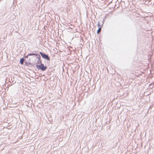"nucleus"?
Segmentation results:
<instances>
[{
    "mask_svg": "<svg viewBox=\"0 0 154 154\" xmlns=\"http://www.w3.org/2000/svg\"><path fill=\"white\" fill-rule=\"evenodd\" d=\"M40 54H41V56L43 58L46 59L48 60H50V58L48 55H47L41 52H40Z\"/></svg>",
    "mask_w": 154,
    "mask_h": 154,
    "instance_id": "nucleus-2",
    "label": "nucleus"
},
{
    "mask_svg": "<svg viewBox=\"0 0 154 154\" xmlns=\"http://www.w3.org/2000/svg\"><path fill=\"white\" fill-rule=\"evenodd\" d=\"M104 19H103V22H102V25H101V26H103V24L104 22Z\"/></svg>",
    "mask_w": 154,
    "mask_h": 154,
    "instance_id": "nucleus-8",
    "label": "nucleus"
},
{
    "mask_svg": "<svg viewBox=\"0 0 154 154\" xmlns=\"http://www.w3.org/2000/svg\"><path fill=\"white\" fill-rule=\"evenodd\" d=\"M40 65H36V67L38 69L41 70L42 71L45 70L47 69V67L44 65V64L42 63H41Z\"/></svg>",
    "mask_w": 154,
    "mask_h": 154,
    "instance_id": "nucleus-1",
    "label": "nucleus"
},
{
    "mask_svg": "<svg viewBox=\"0 0 154 154\" xmlns=\"http://www.w3.org/2000/svg\"><path fill=\"white\" fill-rule=\"evenodd\" d=\"M24 60V59L23 58H22L20 59V62L21 64H23V62Z\"/></svg>",
    "mask_w": 154,
    "mask_h": 154,
    "instance_id": "nucleus-4",
    "label": "nucleus"
},
{
    "mask_svg": "<svg viewBox=\"0 0 154 154\" xmlns=\"http://www.w3.org/2000/svg\"><path fill=\"white\" fill-rule=\"evenodd\" d=\"M101 28H99L98 30H97V34H99L100 32L101 31Z\"/></svg>",
    "mask_w": 154,
    "mask_h": 154,
    "instance_id": "nucleus-6",
    "label": "nucleus"
},
{
    "mask_svg": "<svg viewBox=\"0 0 154 154\" xmlns=\"http://www.w3.org/2000/svg\"><path fill=\"white\" fill-rule=\"evenodd\" d=\"M37 58H38V62L37 63V65L41 63H42V61L40 60V55H38V56H37Z\"/></svg>",
    "mask_w": 154,
    "mask_h": 154,
    "instance_id": "nucleus-3",
    "label": "nucleus"
},
{
    "mask_svg": "<svg viewBox=\"0 0 154 154\" xmlns=\"http://www.w3.org/2000/svg\"><path fill=\"white\" fill-rule=\"evenodd\" d=\"M31 55H35L36 56H38V54H36L35 53H30L28 54V56Z\"/></svg>",
    "mask_w": 154,
    "mask_h": 154,
    "instance_id": "nucleus-5",
    "label": "nucleus"
},
{
    "mask_svg": "<svg viewBox=\"0 0 154 154\" xmlns=\"http://www.w3.org/2000/svg\"><path fill=\"white\" fill-rule=\"evenodd\" d=\"M28 55H27V56H26V57H26V58H28Z\"/></svg>",
    "mask_w": 154,
    "mask_h": 154,
    "instance_id": "nucleus-9",
    "label": "nucleus"
},
{
    "mask_svg": "<svg viewBox=\"0 0 154 154\" xmlns=\"http://www.w3.org/2000/svg\"><path fill=\"white\" fill-rule=\"evenodd\" d=\"M97 26L98 28H100V23L99 21H98V24H97Z\"/></svg>",
    "mask_w": 154,
    "mask_h": 154,
    "instance_id": "nucleus-7",
    "label": "nucleus"
}]
</instances>
